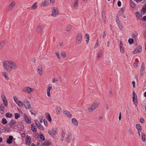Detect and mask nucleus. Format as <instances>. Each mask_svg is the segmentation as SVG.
<instances>
[{"instance_id":"f257e3e1","label":"nucleus","mask_w":146,"mask_h":146,"mask_svg":"<svg viewBox=\"0 0 146 146\" xmlns=\"http://www.w3.org/2000/svg\"><path fill=\"white\" fill-rule=\"evenodd\" d=\"M3 67L7 71H11L18 68L17 64L11 60L4 61Z\"/></svg>"},{"instance_id":"f03ea898","label":"nucleus","mask_w":146,"mask_h":146,"mask_svg":"<svg viewBox=\"0 0 146 146\" xmlns=\"http://www.w3.org/2000/svg\"><path fill=\"white\" fill-rule=\"evenodd\" d=\"M99 103L97 102L94 104L92 106H90L88 109V111L89 112H92L94 111L99 105Z\"/></svg>"},{"instance_id":"7ed1b4c3","label":"nucleus","mask_w":146,"mask_h":146,"mask_svg":"<svg viewBox=\"0 0 146 146\" xmlns=\"http://www.w3.org/2000/svg\"><path fill=\"white\" fill-rule=\"evenodd\" d=\"M25 142L26 145H30L31 144L32 141L31 138L29 136L27 135L26 136Z\"/></svg>"},{"instance_id":"20e7f679","label":"nucleus","mask_w":146,"mask_h":146,"mask_svg":"<svg viewBox=\"0 0 146 146\" xmlns=\"http://www.w3.org/2000/svg\"><path fill=\"white\" fill-rule=\"evenodd\" d=\"M23 103V105L26 109H29L31 108V105L27 100H24Z\"/></svg>"},{"instance_id":"39448f33","label":"nucleus","mask_w":146,"mask_h":146,"mask_svg":"<svg viewBox=\"0 0 146 146\" xmlns=\"http://www.w3.org/2000/svg\"><path fill=\"white\" fill-rule=\"evenodd\" d=\"M52 15L54 17H57L59 15V11L57 8L54 7L52 10Z\"/></svg>"},{"instance_id":"423d86ee","label":"nucleus","mask_w":146,"mask_h":146,"mask_svg":"<svg viewBox=\"0 0 146 146\" xmlns=\"http://www.w3.org/2000/svg\"><path fill=\"white\" fill-rule=\"evenodd\" d=\"M76 41L78 44H80L82 42V34H81L78 33Z\"/></svg>"},{"instance_id":"0eeeda50","label":"nucleus","mask_w":146,"mask_h":146,"mask_svg":"<svg viewBox=\"0 0 146 146\" xmlns=\"http://www.w3.org/2000/svg\"><path fill=\"white\" fill-rule=\"evenodd\" d=\"M24 119L27 123L30 124L31 123V119L30 117H27L26 113H24L23 115Z\"/></svg>"},{"instance_id":"6e6552de","label":"nucleus","mask_w":146,"mask_h":146,"mask_svg":"<svg viewBox=\"0 0 146 146\" xmlns=\"http://www.w3.org/2000/svg\"><path fill=\"white\" fill-rule=\"evenodd\" d=\"M37 72L40 76H42L43 74V68L41 65H39L37 68Z\"/></svg>"},{"instance_id":"1a4fd4ad","label":"nucleus","mask_w":146,"mask_h":146,"mask_svg":"<svg viewBox=\"0 0 146 146\" xmlns=\"http://www.w3.org/2000/svg\"><path fill=\"white\" fill-rule=\"evenodd\" d=\"M142 50V47L141 46L139 45L136 48L133 52V53L134 54L138 53L141 52Z\"/></svg>"},{"instance_id":"9d476101","label":"nucleus","mask_w":146,"mask_h":146,"mask_svg":"<svg viewBox=\"0 0 146 146\" xmlns=\"http://www.w3.org/2000/svg\"><path fill=\"white\" fill-rule=\"evenodd\" d=\"M32 91V88L29 87H27L24 88L23 91L25 93H27L29 94Z\"/></svg>"},{"instance_id":"9b49d317","label":"nucleus","mask_w":146,"mask_h":146,"mask_svg":"<svg viewBox=\"0 0 146 146\" xmlns=\"http://www.w3.org/2000/svg\"><path fill=\"white\" fill-rule=\"evenodd\" d=\"M10 126L13 129H15V127L16 122L13 119L11 120L9 122Z\"/></svg>"},{"instance_id":"f8f14e48","label":"nucleus","mask_w":146,"mask_h":146,"mask_svg":"<svg viewBox=\"0 0 146 146\" xmlns=\"http://www.w3.org/2000/svg\"><path fill=\"white\" fill-rule=\"evenodd\" d=\"M15 3L14 2H12L11 4L8 7V10H11L12 9L13 7L15 6Z\"/></svg>"},{"instance_id":"ddd939ff","label":"nucleus","mask_w":146,"mask_h":146,"mask_svg":"<svg viewBox=\"0 0 146 146\" xmlns=\"http://www.w3.org/2000/svg\"><path fill=\"white\" fill-rule=\"evenodd\" d=\"M133 101L136 106H137L138 104L137 100V96H133L132 98Z\"/></svg>"},{"instance_id":"4468645a","label":"nucleus","mask_w":146,"mask_h":146,"mask_svg":"<svg viewBox=\"0 0 146 146\" xmlns=\"http://www.w3.org/2000/svg\"><path fill=\"white\" fill-rule=\"evenodd\" d=\"M123 44L121 41H120L119 44L120 50L121 52L122 53H123L124 51L123 48Z\"/></svg>"},{"instance_id":"2eb2a0df","label":"nucleus","mask_w":146,"mask_h":146,"mask_svg":"<svg viewBox=\"0 0 146 146\" xmlns=\"http://www.w3.org/2000/svg\"><path fill=\"white\" fill-rule=\"evenodd\" d=\"M13 137L12 136H10L9 138L7 139V143L9 144H11L12 142Z\"/></svg>"},{"instance_id":"dca6fc26","label":"nucleus","mask_w":146,"mask_h":146,"mask_svg":"<svg viewBox=\"0 0 146 146\" xmlns=\"http://www.w3.org/2000/svg\"><path fill=\"white\" fill-rule=\"evenodd\" d=\"M17 126L18 130L20 131H22L23 128V126L21 123L17 124Z\"/></svg>"},{"instance_id":"f3484780","label":"nucleus","mask_w":146,"mask_h":146,"mask_svg":"<svg viewBox=\"0 0 146 146\" xmlns=\"http://www.w3.org/2000/svg\"><path fill=\"white\" fill-rule=\"evenodd\" d=\"M52 88L51 86H48L47 90V95L48 97H50V91Z\"/></svg>"},{"instance_id":"a211bd4d","label":"nucleus","mask_w":146,"mask_h":146,"mask_svg":"<svg viewBox=\"0 0 146 146\" xmlns=\"http://www.w3.org/2000/svg\"><path fill=\"white\" fill-rule=\"evenodd\" d=\"M46 116V119L48 120L50 122H51L52 120V119L51 116L48 113H45Z\"/></svg>"},{"instance_id":"6ab92c4d","label":"nucleus","mask_w":146,"mask_h":146,"mask_svg":"<svg viewBox=\"0 0 146 146\" xmlns=\"http://www.w3.org/2000/svg\"><path fill=\"white\" fill-rule=\"evenodd\" d=\"M72 123L75 126H77L78 125V121L76 120V119L75 118H73L72 119Z\"/></svg>"},{"instance_id":"aec40b11","label":"nucleus","mask_w":146,"mask_h":146,"mask_svg":"<svg viewBox=\"0 0 146 146\" xmlns=\"http://www.w3.org/2000/svg\"><path fill=\"white\" fill-rule=\"evenodd\" d=\"M5 109V108L4 106L2 104H1L0 106V110L1 111L0 112L1 114H3L4 113Z\"/></svg>"},{"instance_id":"412c9836","label":"nucleus","mask_w":146,"mask_h":146,"mask_svg":"<svg viewBox=\"0 0 146 146\" xmlns=\"http://www.w3.org/2000/svg\"><path fill=\"white\" fill-rule=\"evenodd\" d=\"M49 4V2L48 1L45 0L44 2L42 3L41 5L42 7L46 6Z\"/></svg>"},{"instance_id":"4be33fe9","label":"nucleus","mask_w":146,"mask_h":146,"mask_svg":"<svg viewBox=\"0 0 146 146\" xmlns=\"http://www.w3.org/2000/svg\"><path fill=\"white\" fill-rule=\"evenodd\" d=\"M64 113L68 117H71L72 115L68 111L65 110L64 112Z\"/></svg>"},{"instance_id":"5701e85b","label":"nucleus","mask_w":146,"mask_h":146,"mask_svg":"<svg viewBox=\"0 0 146 146\" xmlns=\"http://www.w3.org/2000/svg\"><path fill=\"white\" fill-rule=\"evenodd\" d=\"M38 125H37V127L38 129L44 131V127L40 124L39 121H38Z\"/></svg>"},{"instance_id":"b1692460","label":"nucleus","mask_w":146,"mask_h":146,"mask_svg":"<svg viewBox=\"0 0 146 146\" xmlns=\"http://www.w3.org/2000/svg\"><path fill=\"white\" fill-rule=\"evenodd\" d=\"M2 101L4 105L6 106H7L8 105V103L7 100L5 96H4V98H3Z\"/></svg>"},{"instance_id":"393cba45","label":"nucleus","mask_w":146,"mask_h":146,"mask_svg":"<svg viewBox=\"0 0 146 146\" xmlns=\"http://www.w3.org/2000/svg\"><path fill=\"white\" fill-rule=\"evenodd\" d=\"M130 4L132 8H134L136 6L135 4L134 3L132 0H130L129 1Z\"/></svg>"},{"instance_id":"a878e982","label":"nucleus","mask_w":146,"mask_h":146,"mask_svg":"<svg viewBox=\"0 0 146 146\" xmlns=\"http://www.w3.org/2000/svg\"><path fill=\"white\" fill-rule=\"evenodd\" d=\"M136 128L138 131H141L142 128L141 125L139 124H137L136 125Z\"/></svg>"},{"instance_id":"bb28decb","label":"nucleus","mask_w":146,"mask_h":146,"mask_svg":"<svg viewBox=\"0 0 146 146\" xmlns=\"http://www.w3.org/2000/svg\"><path fill=\"white\" fill-rule=\"evenodd\" d=\"M37 4V2L35 3L33 5L31 6V9L33 10L36 9L37 7V6L36 5Z\"/></svg>"},{"instance_id":"cd10ccee","label":"nucleus","mask_w":146,"mask_h":146,"mask_svg":"<svg viewBox=\"0 0 146 146\" xmlns=\"http://www.w3.org/2000/svg\"><path fill=\"white\" fill-rule=\"evenodd\" d=\"M5 44V40H3L0 43V49H1L3 47Z\"/></svg>"},{"instance_id":"c85d7f7f","label":"nucleus","mask_w":146,"mask_h":146,"mask_svg":"<svg viewBox=\"0 0 146 146\" xmlns=\"http://www.w3.org/2000/svg\"><path fill=\"white\" fill-rule=\"evenodd\" d=\"M43 29L42 27V26H38V27L37 28V29H36V31L38 33H40V32H41L42 30V29Z\"/></svg>"},{"instance_id":"c756f323","label":"nucleus","mask_w":146,"mask_h":146,"mask_svg":"<svg viewBox=\"0 0 146 146\" xmlns=\"http://www.w3.org/2000/svg\"><path fill=\"white\" fill-rule=\"evenodd\" d=\"M56 111L57 114L59 113L61 111V108L59 106H57L56 108Z\"/></svg>"},{"instance_id":"7c9ffc66","label":"nucleus","mask_w":146,"mask_h":146,"mask_svg":"<svg viewBox=\"0 0 146 146\" xmlns=\"http://www.w3.org/2000/svg\"><path fill=\"white\" fill-rule=\"evenodd\" d=\"M136 17H138V19L141 20L140 17L142 16V15L138 12H137L136 13Z\"/></svg>"},{"instance_id":"2f4dec72","label":"nucleus","mask_w":146,"mask_h":146,"mask_svg":"<svg viewBox=\"0 0 146 146\" xmlns=\"http://www.w3.org/2000/svg\"><path fill=\"white\" fill-rule=\"evenodd\" d=\"M31 129L32 131L34 132H36V131L37 129L33 125V124L31 125Z\"/></svg>"},{"instance_id":"473e14b6","label":"nucleus","mask_w":146,"mask_h":146,"mask_svg":"<svg viewBox=\"0 0 146 146\" xmlns=\"http://www.w3.org/2000/svg\"><path fill=\"white\" fill-rule=\"evenodd\" d=\"M48 132L54 138H55L56 137L55 135L53 133L52 131H51L50 130H48Z\"/></svg>"},{"instance_id":"72a5a7b5","label":"nucleus","mask_w":146,"mask_h":146,"mask_svg":"<svg viewBox=\"0 0 146 146\" xmlns=\"http://www.w3.org/2000/svg\"><path fill=\"white\" fill-rule=\"evenodd\" d=\"M78 0H75L74 2V7L76 9L77 8V7L78 6Z\"/></svg>"},{"instance_id":"f704fd0d","label":"nucleus","mask_w":146,"mask_h":146,"mask_svg":"<svg viewBox=\"0 0 146 146\" xmlns=\"http://www.w3.org/2000/svg\"><path fill=\"white\" fill-rule=\"evenodd\" d=\"M145 135L143 133H141V139L142 141L143 142H145Z\"/></svg>"},{"instance_id":"c9c22d12","label":"nucleus","mask_w":146,"mask_h":146,"mask_svg":"<svg viewBox=\"0 0 146 146\" xmlns=\"http://www.w3.org/2000/svg\"><path fill=\"white\" fill-rule=\"evenodd\" d=\"M51 143L49 142L48 141H45L44 142L43 145V146H46L48 145H50L51 144Z\"/></svg>"},{"instance_id":"e433bc0d","label":"nucleus","mask_w":146,"mask_h":146,"mask_svg":"<svg viewBox=\"0 0 146 146\" xmlns=\"http://www.w3.org/2000/svg\"><path fill=\"white\" fill-rule=\"evenodd\" d=\"M57 128H53L52 129V132L55 135L58 132H57Z\"/></svg>"},{"instance_id":"4c0bfd02","label":"nucleus","mask_w":146,"mask_h":146,"mask_svg":"<svg viewBox=\"0 0 146 146\" xmlns=\"http://www.w3.org/2000/svg\"><path fill=\"white\" fill-rule=\"evenodd\" d=\"M3 76L7 80H9V77H8V74H6V72H3L2 73Z\"/></svg>"},{"instance_id":"58836bf2","label":"nucleus","mask_w":146,"mask_h":146,"mask_svg":"<svg viewBox=\"0 0 146 146\" xmlns=\"http://www.w3.org/2000/svg\"><path fill=\"white\" fill-rule=\"evenodd\" d=\"M2 123L4 124L5 125L7 123V121L5 118H3L2 119Z\"/></svg>"},{"instance_id":"ea45409f","label":"nucleus","mask_w":146,"mask_h":146,"mask_svg":"<svg viewBox=\"0 0 146 146\" xmlns=\"http://www.w3.org/2000/svg\"><path fill=\"white\" fill-rule=\"evenodd\" d=\"M5 115L7 117L10 118L13 115L12 113H7Z\"/></svg>"},{"instance_id":"a19ab883","label":"nucleus","mask_w":146,"mask_h":146,"mask_svg":"<svg viewBox=\"0 0 146 146\" xmlns=\"http://www.w3.org/2000/svg\"><path fill=\"white\" fill-rule=\"evenodd\" d=\"M40 138L41 139L42 141H44L45 139L43 134L42 133L40 134Z\"/></svg>"},{"instance_id":"79ce46f5","label":"nucleus","mask_w":146,"mask_h":146,"mask_svg":"<svg viewBox=\"0 0 146 146\" xmlns=\"http://www.w3.org/2000/svg\"><path fill=\"white\" fill-rule=\"evenodd\" d=\"M145 64L143 62H142L141 64V71H143L144 70L145 68Z\"/></svg>"},{"instance_id":"37998d69","label":"nucleus","mask_w":146,"mask_h":146,"mask_svg":"<svg viewBox=\"0 0 146 146\" xmlns=\"http://www.w3.org/2000/svg\"><path fill=\"white\" fill-rule=\"evenodd\" d=\"M13 98L15 102L17 104L18 103L19 100L17 98V97L16 96H14Z\"/></svg>"},{"instance_id":"c03bdc74","label":"nucleus","mask_w":146,"mask_h":146,"mask_svg":"<svg viewBox=\"0 0 146 146\" xmlns=\"http://www.w3.org/2000/svg\"><path fill=\"white\" fill-rule=\"evenodd\" d=\"M17 104L20 107H22L23 105V103L22 102L19 101L18 103H17Z\"/></svg>"},{"instance_id":"a18cd8bd","label":"nucleus","mask_w":146,"mask_h":146,"mask_svg":"<svg viewBox=\"0 0 146 146\" xmlns=\"http://www.w3.org/2000/svg\"><path fill=\"white\" fill-rule=\"evenodd\" d=\"M128 42L130 44H131L133 43V40L132 38H130L128 40Z\"/></svg>"},{"instance_id":"49530a36","label":"nucleus","mask_w":146,"mask_h":146,"mask_svg":"<svg viewBox=\"0 0 146 146\" xmlns=\"http://www.w3.org/2000/svg\"><path fill=\"white\" fill-rule=\"evenodd\" d=\"M20 116V115L19 114L17 113H15V118L16 119H18Z\"/></svg>"},{"instance_id":"de8ad7c7","label":"nucleus","mask_w":146,"mask_h":146,"mask_svg":"<svg viewBox=\"0 0 146 146\" xmlns=\"http://www.w3.org/2000/svg\"><path fill=\"white\" fill-rule=\"evenodd\" d=\"M72 28V27L71 25H68L66 28V31L67 32L69 31Z\"/></svg>"},{"instance_id":"09e8293b","label":"nucleus","mask_w":146,"mask_h":146,"mask_svg":"<svg viewBox=\"0 0 146 146\" xmlns=\"http://www.w3.org/2000/svg\"><path fill=\"white\" fill-rule=\"evenodd\" d=\"M125 9V8L124 7H122L121 8L119 11L118 14L119 15H120V13L121 12V13H122L124 11Z\"/></svg>"},{"instance_id":"8fccbe9b","label":"nucleus","mask_w":146,"mask_h":146,"mask_svg":"<svg viewBox=\"0 0 146 146\" xmlns=\"http://www.w3.org/2000/svg\"><path fill=\"white\" fill-rule=\"evenodd\" d=\"M65 131L63 130H62V137L63 139L65 136Z\"/></svg>"},{"instance_id":"3c124183","label":"nucleus","mask_w":146,"mask_h":146,"mask_svg":"<svg viewBox=\"0 0 146 146\" xmlns=\"http://www.w3.org/2000/svg\"><path fill=\"white\" fill-rule=\"evenodd\" d=\"M58 81V79L57 78H53L52 79V81L53 83H54L55 82H57Z\"/></svg>"},{"instance_id":"603ef678","label":"nucleus","mask_w":146,"mask_h":146,"mask_svg":"<svg viewBox=\"0 0 146 146\" xmlns=\"http://www.w3.org/2000/svg\"><path fill=\"white\" fill-rule=\"evenodd\" d=\"M128 132L129 133L132 135H133V132L132 130V129L131 128H129L128 130Z\"/></svg>"},{"instance_id":"864d4df0","label":"nucleus","mask_w":146,"mask_h":146,"mask_svg":"<svg viewBox=\"0 0 146 146\" xmlns=\"http://www.w3.org/2000/svg\"><path fill=\"white\" fill-rule=\"evenodd\" d=\"M98 42H99L98 39L96 40V44H95V46H94V48H96L97 47V46H98Z\"/></svg>"},{"instance_id":"5fc2aeb1","label":"nucleus","mask_w":146,"mask_h":146,"mask_svg":"<svg viewBox=\"0 0 146 146\" xmlns=\"http://www.w3.org/2000/svg\"><path fill=\"white\" fill-rule=\"evenodd\" d=\"M30 111L32 114L35 115L36 114L35 111L33 109H30Z\"/></svg>"},{"instance_id":"6e6d98bb","label":"nucleus","mask_w":146,"mask_h":146,"mask_svg":"<svg viewBox=\"0 0 146 146\" xmlns=\"http://www.w3.org/2000/svg\"><path fill=\"white\" fill-rule=\"evenodd\" d=\"M102 52L100 51L99 52H98V54L97 58H99L102 55Z\"/></svg>"},{"instance_id":"4d7b16f0","label":"nucleus","mask_w":146,"mask_h":146,"mask_svg":"<svg viewBox=\"0 0 146 146\" xmlns=\"http://www.w3.org/2000/svg\"><path fill=\"white\" fill-rule=\"evenodd\" d=\"M61 54L62 56L64 57L65 58L66 57V54L64 52H62Z\"/></svg>"},{"instance_id":"13d9d810","label":"nucleus","mask_w":146,"mask_h":146,"mask_svg":"<svg viewBox=\"0 0 146 146\" xmlns=\"http://www.w3.org/2000/svg\"><path fill=\"white\" fill-rule=\"evenodd\" d=\"M56 55L57 57L59 59H60V54L59 52H56Z\"/></svg>"},{"instance_id":"bf43d9fd","label":"nucleus","mask_w":146,"mask_h":146,"mask_svg":"<svg viewBox=\"0 0 146 146\" xmlns=\"http://www.w3.org/2000/svg\"><path fill=\"white\" fill-rule=\"evenodd\" d=\"M137 33H135V34H132V36L133 38H134V37H136L138 36Z\"/></svg>"},{"instance_id":"052dcab7","label":"nucleus","mask_w":146,"mask_h":146,"mask_svg":"<svg viewBox=\"0 0 146 146\" xmlns=\"http://www.w3.org/2000/svg\"><path fill=\"white\" fill-rule=\"evenodd\" d=\"M43 121L44 122V125L46 126H47L48 124L47 121L45 119H44L43 120Z\"/></svg>"},{"instance_id":"680f3d73","label":"nucleus","mask_w":146,"mask_h":146,"mask_svg":"<svg viewBox=\"0 0 146 146\" xmlns=\"http://www.w3.org/2000/svg\"><path fill=\"white\" fill-rule=\"evenodd\" d=\"M140 121L141 123H144L145 122L144 120L142 118H140Z\"/></svg>"},{"instance_id":"e2e57ef3","label":"nucleus","mask_w":146,"mask_h":146,"mask_svg":"<svg viewBox=\"0 0 146 146\" xmlns=\"http://www.w3.org/2000/svg\"><path fill=\"white\" fill-rule=\"evenodd\" d=\"M118 27L121 30H123V28L122 26L120 24L118 25Z\"/></svg>"},{"instance_id":"0e129e2a","label":"nucleus","mask_w":146,"mask_h":146,"mask_svg":"<svg viewBox=\"0 0 146 146\" xmlns=\"http://www.w3.org/2000/svg\"><path fill=\"white\" fill-rule=\"evenodd\" d=\"M43 117L42 116H41L40 117V118H39L40 121L41 123H42L43 122Z\"/></svg>"},{"instance_id":"69168bd1","label":"nucleus","mask_w":146,"mask_h":146,"mask_svg":"<svg viewBox=\"0 0 146 146\" xmlns=\"http://www.w3.org/2000/svg\"><path fill=\"white\" fill-rule=\"evenodd\" d=\"M70 136L69 135H68L66 141L68 143H69L70 142Z\"/></svg>"},{"instance_id":"338daca9","label":"nucleus","mask_w":146,"mask_h":146,"mask_svg":"<svg viewBox=\"0 0 146 146\" xmlns=\"http://www.w3.org/2000/svg\"><path fill=\"white\" fill-rule=\"evenodd\" d=\"M117 5L118 7H120L121 5V3L120 1H118L117 3Z\"/></svg>"},{"instance_id":"774afa93","label":"nucleus","mask_w":146,"mask_h":146,"mask_svg":"<svg viewBox=\"0 0 146 146\" xmlns=\"http://www.w3.org/2000/svg\"><path fill=\"white\" fill-rule=\"evenodd\" d=\"M142 20L144 21H146V15L143 17Z\"/></svg>"}]
</instances>
